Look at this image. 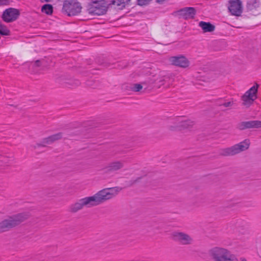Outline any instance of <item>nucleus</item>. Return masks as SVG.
<instances>
[{"mask_svg":"<svg viewBox=\"0 0 261 261\" xmlns=\"http://www.w3.org/2000/svg\"><path fill=\"white\" fill-rule=\"evenodd\" d=\"M177 13L185 19H193L196 15V10L193 7H185L177 11Z\"/></svg>","mask_w":261,"mask_h":261,"instance_id":"4468645a","label":"nucleus"},{"mask_svg":"<svg viewBox=\"0 0 261 261\" xmlns=\"http://www.w3.org/2000/svg\"><path fill=\"white\" fill-rule=\"evenodd\" d=\"M107 8L105 1H95L88 4L87 11L90 14L101 15L106 13Z\"/></svg>","mask_w":261,"mask_h":261,"instance_id":"39448f33","label":"nucleus"},{"mask_svg":"<svg viewBox=\"0 0 261 261\" xmlns=\"http://www.w3.org/2000/svg\"><path fill=\"white\" fill-rule=\"evenodd\" d=\"M9 3V0H0V5H7Z\"/></svg>","mask_w":261,"mask_h":261,"instance_id":"2f4dec72","label":"nucleus"},{"mask_svg":"<svg viewBox=\"0 0 261 261\" xmlns=\"http://www.w3.org/2000/svg\"><path fill=\"white\" fill-rule=\"evenodd\" d=\"M228 8L231 15L240 16L243 12L242 3L241 0H229Z\"/></svg>","mask_w":261,"mask_h":261,"instance_id":"1a4fd4ad","label":"nucleus"},{"mask_svg":"<svg viewBox=\"0 0 261 261\" xmlns=\"http://www.w3.org/2000/svg\"><path fill=\"white\" fill-rule=\"evenodd\" d=\"M122 190L119 187L105 188L98 192L102 203L111 199L116 196Z\"/></svg>","mask_w":261,"mask_h":261,"instance_id":"423d86ee","label":"nucleus"},{"mask_svg":"<svg viewBox=\"0 0 261 261\" xmlns=\"http://www.w3.org/2000/svg\"><path fill=\"white\" fill-rule=\"evenodd\" d=\"M118 66V67H121V68H122V67H120V64H118V66Z\"/></svg>","mask_w":261,"mask_h":261,"instance_id":"4c0bfd02","label":"nucleus"},{"mask_svg":"<svg viewBox=\"0 0 261 261\" xmlns=\"http://www.w3.org/2000/svg\"><path fill=\"white\" fill-rule=\"evenodd\" d=\"M182 117H178L175 120L174 126H171L170 129L172 130H182L186 128H189L192 127L194 122L190 120H181Z\"/></svg>","mask_w":261,"mask_h":261,"instance_id":"9b49d317","label":"nucleus"},{"mask_svg":"<svg viewBox=\"0 0 261 261\" xmlns=\"http://www.w3.org/2000/svg\"><path fill=\"white\" fill-rule=\"evenodd\" d=\"M83 206L91 207L98 205L102 203L98 192L94 195L81 199Z\"/></svg>","mask_w":261,"mask_h":261,"instance_id":"f8f14e48","label":"nucleus"},{"mask_svg":"<svg viewBox=\"0 0 261 261\" xmlns=\"http://www.w3.org/2000/svg\"><path fill=\"white\" fill-rule=\"evenodd\" d=\"M20 15L19 10L13 8H9L5 10L2 15L4 21L10 22L16 20Z\"/></svg>","mask_w":261,"mask_h":261,"instance_id":"9d476101","label":"nucleus"},{"mask_svg":"<svg viewBox=\"0 0 261 261\" xmlns=\"http://www.w3.org/2000/svg\"><path fill=\"white\" fill-rule=\"evenodd\" d=\"M233 102L232 101H228V102H224L223 103H222L221 106H223L225 107H231L233 105Z\"/></svg>","mask_w":261,"mask_h":261,"instance_id":"7c9ffc66","label":"nucleus"},{"mask_svg":"<svg viewBox=\"0 0 261 261\" xmlns=\"http://www.w3.org/2000/svg\"><path fill=\"white\" fill-rule=\"evenodd\" d=\"M259 6V0H248L246 5V9L247 11L253 13Z\"/></svg>","mask_w":261,"mask_h":261,"instance_id":"f3484780","label":"nucleus"},{"mask_svg":"<svg viewBox=\"0 0 261 261\" xmlns=\"http://www.w3.org/2000/svg\"><path fill=\"white\" fill-rule=\"evenodd\" d=\"M259 85L256 84L252 86L249 90L245 92V93L242 96V99L243 101V104L244 105H250L253 103L254 100L256 99L257 92V89Z\"/></svg>","mask_w":261,"mask_h":261,"instance_id":"6e6552de","label":"nucleus"},{"mask_svg":"<svg viewBox=\"0 0 261 261\" xmlns=\"http://www.w3.org/2000/svg\"><path fill=\"white\" fill-rule=\"evenodd\" d=\"M151 0H137V4L139 6L146 5L149 4Z\"/></svg>","mask_w":261,"mask_h":261,"instance_id":"c85d7f7f","label":"nucleus"},{"mask_svg":"<svg viewBox=\"0 0 261 261\" xmlns=\"http://www.w3.org/2000/svg\"><path fill=\"white\" fill-rule=\"evenodd\" d=\"M63 83L72 86H77L80 84V82L78 80H69V82H65Z\"/></svg>","mask_w":261,"mask_h":261,"instance_id":"cd10ccee","label":"nucleus"},{"mask_svg":"<svg viewBox=\"0 0 261 261\" xmlns=\"http://www.w3.org/2000/svg\"><path fill=\"white\" fill-rule=\"evenodd\" d=\"M42 2H49L51 0H40Z\"/></svg>","mask_w":261,"mask_h":261,"instance_id":"c9c22d12","label":"nucleus"},{"mask_svg":"<svg viewBox=\"0 0 261 261\" xmlns=\"http://www.w3.org/2000/svg\"><path fill=\"white\" fill-rule=\"evenodd\" d=\"M103 64L104 66H105L106 67H109L110 66L111 63H108V62H105V63H103Z\"/></svg>","mask_w":261,"mask_h":261,"instance_id":"72a5a7b5","label":"nucleus"},{"mask_svg":"<svg viewBox=\"0 0 261 261\" xmlns=\"http://www.w3.org/2000/svg\"><path fill=\"white\" fill-rule=\"evenodd\" d=\"M124 88L130 89L134 92H139L142 89V85L141 84H134L129 85H124Z\"/></svg>","mask_w":261,"mask_h":261,"instance_id":"412c9836","label":"nucleus"},{"mask_svg":"<svg viewBox=\"0 0 261 261\" xmlns=\"http://www.w3.org/2000/svg\"><path fill=\"white\" fill-rule=\"evenodd\" d=\"M28 213H19L9 217L0 222V233L7 231L29 218Z\"/></svg>","mask_w":261,"mask_h":261,"instance_id":"f257e3e1","label":"nucleus"},{"mask_svg":"<svg viewBox=\"0 0 261 261\" xmlns=\"http://www.w3.org/2000/svg\"><path fill=\"white\" fill-rule=\"evenodd\" d=\"M165 0H156V2L158 3H161L164 2Z\"/></svg>","mask_w":261,"mask_h":261,"instance_id":"f704fd0d","label":"nucleus"},{"mask_svg":"<svg viewBox=\"0 0 261 261\" xmlns=\"http://www.w3.org/2000/svg\"><path fill=\"white\" fill-rule=\"evenodd\" d=\"M130 1V0H113L109 5H116L118 9L122 10L126 5H129Z\"/></svg>","mask_w":261,"mask_h":261,"instance_id":"6ab92c4d","label":"nucleus"},{"mask_svg":"<svg viewBox=\"0 0 261 261\" xmlns=\"http://www.w3.org/2000/svg\"><path fill=\"white\" fill-rule=\"evenodd\" d=\"M84 207L82 201L79 199L76 202L71 204L69 207V210L72 213H76Z\"/></svg>","mask_w":261,"mask_h":261,"instance_id":"aec40b11","label":"nucleus"},{"mask_svg":"<svg viewBox=\"0 0 261 261\" xmlns=\"http://www.w3.org/2000/svg\"><path fill=\"white\" fill-rule=\"evenodd\" d=\"M209 254L214 261H239L234 254L223 248L214 247L209 251Z\"/></svg>","mask_w":261,"mask_h":261,"instance_id":"f03ea898","label":"nucleus"},{"mask_svg":"<svg viewBox=\"0 0 261 261\" xmlns=\"http://www.w3.org/2000/svg\"><path fill=\"white\" fill-rule=\"evenodd\" d=\"M0 34L3 36H8L10 35V32L6 25L0 24Z\"/></svg>","mask_w":261,"mask_h":261,"instance_id":"b1692460","label":"nucleus"},{"mask_svg":"<svg viewBox=\"0 0 261 261\" xmlns=\"http://www.w3.org/2000/svg\"><path fill=\"white\" fill-rule=\"evenodd\" d=\"M124 167V164L122 161H118L110 163L105 168L107 173H111L117 171Z\"/></svg>","mask_w":261,"mask_h":261,"instance_id":"dca6fc26","label":"nucleus"},{"mask_svg":"<svg viewBox=\"0 0 261 261\" xmlns=\"http://www.w3.org/2000/svg\"><path fill=\"white\" fill-rule=\"evenodd\" d=\"M62 133H58L57 134L51 135L49 137L50 138V139H51L52 142L54 143V142L61 139L62 138Z\"/></svg>","mask_w":261,"mask_h":261,"instance_id":"a878e982","label":"nucleus"},{"mask_svg":"<svg viewBox=\"0 0 261 261\" xmlns=\"http://www.w3.org/2000/svg\"><path fill=\"white\" fill-rule=\"evenodd\" d=\"M59 82H62V79L61 77L60 79H59Z\"/></svg>","mask_w":261,"mask_h":261,"instance_id":"e433bc0d","label":"nucleus"},{"mask_svg":"<svg viewBox=\"0 0 261 261\" xmlns=\"http://www.w3.org/2000/svg\"><path fill=\"white\" fill-rule=\"evenodd\" d=\"M171 238L174 241L182 245H190L193 242V239L189 234L179 231H174L171 234Z\"/></svg>","mask_w":261,"mask_h":261,"instance_id":"0eeeda50","label":"nucleus"},{"mask_svg":"<svg viewBox=\"0 0 261 261\" xmlns=\"http://www.w3.org/2000/svg\"><path fill=\"white\" fill-rule=\"evenodd\" d=\"M250 144V140L249 139H245L243 141L230 147L222 149L220 150V154L225 156L234 155L241 151L247 150L249 147Z\"/></svg>","mask_w":261,"mask_h":261,"instance_id":"7ed1b4c3","label":"nucleus"},{"mask_svg":"<svg viewBox=\"0 0 261 261\" xmlns=\"http://www.w3.org/2000/svg\"><path fill=\"white\" fill-rule=\"evenodd\" d=\"M155 81H156V80L155 79H152L151 77H149L148 79L146 81L143 82L142 84H148L149 85H152V84H153L154 83H155Z\"/></svg>","mask_w":261,"mask_h":261,"instance_id":"c756f323","label":"nucleus"},{"mask_svg":"<svg viewBox=\"0 0 261 261\" xmlns=\"http://www.w3.org/2000/svg\"><path fill=\"white\" fill-rule=\"evenodd\" d=\"M141 179V177H139L137 178L136 179L130 180L129 181H126V187H130L133 186L134 185L138 182Z\"/></svg>","mask_w":261,"mask_h":261,"instance_id":"bb28decb","label":"nucleus"},{"mask_svg":"<svg viewBox=\"0 0 261 261\" xmlns=\"http://www.w3.org/2000/svg\"><path fill=\"white\" fill-rule=\"evenodd\" d=\"M170 61L172 65L182 68H186L189 65V61L184 56L171 57Z\"/></svg>","mask_w":261,"mask_h":261,"instance_id":"2eb2a0df","label":"nucleus"},{"mask_svg":"<svg viewBox=\"0 0 261 261\" xmlns=\"http://www.w3.org/2000/svg\"><path fill=\"white\" fill-rule=\"evenodd\" d=\"M34 65L36 67H40L41 66V61L39 60H36L35 62Z\"/></svg>","mask_w":261,"mask_h":261,"instance_id":"473e14b6","label":"nucleus"},{"mask_svg":"<svg viewBox=\"0 0 261 261\" xmlns=\"http://www.w3.org/2000/svg\"><path fill=\"white\" fill-rule=\"evenodd\" d=\"M50 137H48L47 138H43L42 140L41 143H37L35 146H34V148H36L37 147H45L46 146V144H50L53 143L51 139H50Z\"/></svg>","mask_w":261,"mask_h":261,"instance_id":"5701e85b","label":"nucleus"},{"mask_svg":"<svg viewBox=\"0 0 261 261\" xmlns=\"http://www.w3.org/2000/svg\"><path fill=\"white\" fill-rule=\"evenodd\" d=\"M261 127V121L251 120L248 121H242L237 125V128L240 130H243L250 128H258Z\"/></svg>","mask_w":261,"mask_h":261,"instance_id":"ddd939ff","label":"nucleus"},{"mask_svg":"<svg viewBox=\"0 0 261 261\" xmlns=\"http://www.w3.org/2000/svg\"><path fill=\"white\" fill-rule=\"evenodd\" d=\"M82 6L74 0H65L63 2L62 12L69 16L78 15L81 12Z\"/></svg>","mask_w":261,"mask_h":261,"instance_id":"20e7f679","label":"nucleus"},{"mask_svg":"<svg viewBox=\"0 0 261 261\" xmlns=\"http://www.w3.org/2000/svg\"><path fill=\"white\" fill-rule=\"evenodd\" d=\"M199 26L201 28L203 32H212L215 29V26L209 22L200 21Z\"/></svg>","mask_w":261,"mask_h":261,"instance_id":"a211bd4d","label":"nucleus"},{"mask_svg":"<svg viewBox=\"0 0 261 261\" xmlns=\"http://www.w3.org/2000/svg\"><path fill=\"white\" fill-rule=\"evenodd\" d=\"M41 11L47 15H50L53 12V7L50 4H45L42 6Z\"/></svg>","mask_w":261,"mask_h":261,"instance_id":"4be33fe9","label":"nucleus"},{"mask_svg":"<svg viewBox=\"0 0 261 261\" xmlns=\"http://www.w3.org/2000/svg\"><path fill=\"white\" fill-rule=\"evenodd\" d=\"M86 85L93 89L98 88L99 86V83L98 81L89 80L87 81Z\"/></svg>","mask_w":261,"mask_h":261,"instance_id":"393cba45","label":"nucleus"}]
</instances>
